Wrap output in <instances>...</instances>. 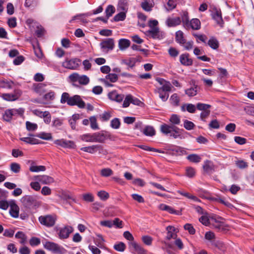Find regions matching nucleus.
Segmentation results:
<instances>
[{"label":"nucleus","instance_id":"1","mask_svg":"<svg viewBox=\"0 0 254 254\" xmlns=\"http://www.w3.org/2000/svg\"><path fill=\"white\" fill-rule=\"evenodd\" d=\"M170 125L163 124L160 127V131L165 135L172 137L174 139H183L185 137L182 135V129L178 127L176 125L181 123L180 117L176 114H173L169 119Z\"/></svg>","mask_w":254,"mask_h":254},{"label":"nucleus","instance_id":"2","mask_svg":"<svg viewBox=\"0 0 254 254\" xmlns=\"http://www.w3.org/2000/svg\"><path fill=\"white\" fill-rule=\"evenodd\" d=\"M60 102L62 104L67 103L70 106H77L79 108L83 109L85 108L86 104L81 97L78 95L70 96L67 92L62 94Z\"/></svg>","mask_w":254,"mask_h":254},{"label":"nucleus","instance_id":"3","mask_svg":"<svg viewBox=\"0 0 254 254\" xmlns=\"http://www.w3.org/2000/svg\"><path fill=\"white\" fill-rule=\"evenodd\" d=\"M21 201L25 207L29 209H36L40 205V202L37 200L36 197L32 195L23 196Z\"/></svg>","mask_w":254,"mask_h":254},{"label":"nucleus","instance_id":"4","mask_svg":"<svg viewBox=\"0 0 254 254\" xmlns=\"http://www.w3.org/2000/svg\"><path fill=\"white\" fill-rule=\"evenodd\" d=\"M116 137L107 131H101L94 133V142L104 143L107 139L114 140Z\"/></svg>","mask_w":254,"mask_h":254},{"label":"nucleus","instance_id":"5","mask_svg":"<svg viewBox=\"0 0 254 254\" xmlns=\"http://www.w3.org/2000/svg\"><path fill=\"white\" fill-rule=\"evenodd\" d=\"M39 221L40 224L47 227L50 228L54 226L57 220L56 215H46L39 217Z\"/></svg>","mask_w":254,"mask_h":254},{"label":"nucleus","instance_id":"6","mask_svg":"<svg viewBox=\"0 0 254 254\" xmlns=\"http://www.w3.org/2000/svg\"><path fill=\"white\" fill-rule=\"evenodd\" d=\"M24 112V109L20 108L19 109H11L6 110L3 115V119L6 122H10L12 117L17 115H22Z\"/></svg>","mask_w":254,"mask_h":254},{"label":"nucleus","instance_id":"7","mask_svg":"<svg viewBox=\"0 0 254 254\" xmlns=\"http://www.w3.org/2000/svg\"><path fill=\"white\" fill-rule=\"evenodd\" d=\"M69 78L72 82H78L81 85H87L89 82V77L85 75H80L77 73L74 72L69 76Z\"/></svg>","mask_w":254,"mask_h":254},{"label":"nucleus","instance_id":"8","mask_svg":"<svg viewBox=\"0 0 254 254\" xmlns=\"http://www.w3.org/2000/svg\"><path fill=\"white\" fill-rule=\"evenodd\" d=\"M73 231V228L69 225H66L62 228L58 229V237L60 239H67L70 234Z\"/></svg>","mask_w":254,"mask_h":254},{"label":"nucleus","instance_id":"9","mask_svg":"<svg viewBox=\"0 0 254 254\" xmlns=\"http://www.w3.org/2000/svg\"><path fill=\"white\" fill-rule=\"evenodd\" d=\"M80 62V60L77 58L72 59H66L64 62L63 63L62 65L66 68L75 69L79 66Z\"/></svg>","mask_w":254,"mask_h":254},{"label":"nucleus","instance_id":"10","mask_svg":"<svg viewBox=\"0 0 254 254\" xmlns=\"http://www.w3.org/2000/svg\"><path fill=\"white\" fill-rule=\"evenodd\" d=\"M128 245L129 249L131 252L134 254H146V251L135 242H128Z\"/></svg>","mask_w":254,"mask_h":254},{"label":"nucleus","instance_id":"11","mask_svg":"<svg viewBox=\"0 0 254 254\" xmlns=\"http://www.w3.org/2000/svg\"><path fill=\"white\" fill-rule=\"evenodd\" d=\"M9 214L13 218H18L19 216V207L16 204L15 200L10 201Z\"/></svg>","mask_w":254,"mask_h":254},{"label":"nucleus","instance_id":"12","mask_svg":"<svg viewBox=\"0 0 254 254\" xmlns=\"http://www.w3.org/2000/svg\"><path fill=\"white\" fill-rule=\"evenodd\" d=\"M44 247L50 251H52L55 253H61V248L57 244L54 242H46L44 244Z\"/></svg>","mask_w":254,"mask_h":254},{"label":"nucleus","instance_id":"13","mask_svg":"<svg viewBox=\"0 0 254 254\" xmlns=\"http://www.w3.org/2000/svg\"><path fill=\"white\" fill-rule=\"evenodd\" d=\"M54 143L64 148H73L75 146V144L72 141L66 140L64 139L55 140Z\"/></svg>","mask_w":254,"mask_h":254},{"label":"nucleus","instance_id":"14","mask_svg":"<svg viewBox=\"0 0 254 254\" xmlns=\"http://www.w3.org/2000/svg\"><path fill=\"white\" fill-rule=\"evenodd\" d=\"M114 41L112 38H108L100 43L101 49L104 50H112L114 47Z\"/></svg>","mask_w":254,"mask_h":254},{"label":"nucleus","instance_id":"15","mask_svg":"<svg viewBox=\"0 0 254 254\" xmlns=\"http://www.w3.org/2000/svg\"><path fill=\"white\" fill-rule=\"evenodd\" d=\"M21 91H15L14 94L5 93L2 95V98L6 101H13L17 100L21 95Z\"/></svg>","mask_w":254,"mask_h":254},{"label":"nucleus","instance_id":"16","mask_svg":"<svg viewBox=\"0 0 254 254\" xmlns=\"http://www.w3.org/2000/svg\"><path fill=\"white\" fill-rule=\"evenodd\" d=\"M181 19L179 17H168L166 20V24L169 27H175L181 23Z\"/></svg>","mask_w":254,"mask_h":254},{"label":"nucleus","instance_id":"17","mask_svg":"<svg viewBox=\"0 0 254 254\" xmlns=\"http://www.w3.org/2000/svg\"><path fill=\"white\" fill-rule=\"evenodd\" d=\"M35 179L43 184H50L54 182L53 178L46 175L36 176Z\"/></svg>","mask_w":254,"mask_h":254},{"label":"nucleus","instance_id":"18","mask_svg":"<svg viewBox=\"0 0 254 254\" xmlns=\"http://www.w3.org/2000/svg\"><path fill=\"white\" fill-rule=\"evenodd\" d=\"M108 97L111 100L120 103L123 100L124 95L119 94L116 91H113L109 93Z\"/></svg>","mask_w":254,"mask_h":254},{"label":"nucleus","instance_id":"19","mask_svg":"<svg viewBox=\"0 0 254 254\" xmlns=\"http://www.w3.org/2000/svg\"><path fill=\"white\" fill-rule=\"evenodd\" d=\"M180 62L182 64L185 66H190L192 64V60L189 58V54L188 53L183 54L180 55Z\"/></svg>","mask_w":254,"mask_h":254},{"label":"nucleus","instance_id":"20","mask_svg":"<svg viewBox=\"0 0 254 254\" xmlns=\"http://www.w3.org/2000/svg\"><path fill=\"white\" fill-rule=\"evenodd\" d=\"M149 35L153 39H160L162 38V33L160 32L158 28H153L148 31Z\"/></svg>","mask_w":254,"mask_h":254},{"label":"nucleus","instance_id":"21","mask_svg":"<svg viewBox=\"0 0 254 254\" xmlns=\"http://www.w3.org/2000/svg\"><path fill=\"white\" fill-rule=\"evenodd\" d=\"M102 149V146L100 145H93L87 147H83L81 148V150L89 153H94L97 150Z\"/></svg>","mask_w":254,"mask_h":254},{"label":"nucleus","instance_id":"22","mask_svg":"<svg viewBox=\"0 0 254 254\" xmlns=\"http://www.w3.org/2000/svg\"><path fill=\"white\" fill-rule=\"evenodd\" d=\"M166 230L167 231V235L166 239L170 240L171 239H174L176 237V229L172 226H168L166 227Z\"/></svg>","mask_w":254,"mask_h":254},{"label":"nucleus","instance_id":"23","mask_svg":"<svg viewBox=\"0 0 254 254\" xmlns=\"http://www.w3.org/2000/svg\"><path fill=\"white\" fill-rule=\"evenodd\" d=\"M212 18L216 21L217 24L222 26L223 21L222 18L221 12L215 9L212 13Z\"/></svg>","mask_w":254,"mask_h":254},{"label":"nucleus","instance_id":"24","mask_svg":"<svg viewBox=\"0 0 254 254\" xmlns=\"http://www.w3.org/2000/svg\"><path fill=\"white\" fill-rule=\"evenodd\" d=\"M14 85V83L7 79L0 80V87L2 88L12 89Z\"/></svg>","mask_w":254,"mask_h":254},{"label":"nucleus","instance_id":"25","mask_svg":"<svg viewBox=\"0 0 254 254\" xmlns=\"http://www.w3.org/2000/svg\"><path fill=\"white\" fill-rule=\"evenodd\" d=\"M198 88L197 85H194L185 90V93L189 97L194 96L197 94Z\"/></svg>","mask_w":254,"mask_h":254},{"label":"nucleus","instance_id":"26","mask_svg":"<svg viewBox=\"0 0 254 254\" xmlns=\"http://www.w3.org/2000/svg\"><path fill=\"white\" fill-rule=\"evenodd\" d=\"M60 196L62 199L65 201L66 203H68L69 204H71L70 200H72L74 202L75 201V198L74 197L71 195L69 193L65 191L62 192Z\"/></svg>","mask_w":254,"mask_h":254},{"label":"nucleus","instance_id":"27","mask_svg":"<svg viewBox=\"0 0 254 254\" xmlns=\"http://www.w3.org/2000/svg\"><path fill=\"white\" fill-rule=\"evenodd\" d=\"M189 25L193 30H198L200 28V21L197 18H193L190 21Z\"/></svg>","mask_w":254,"mask_h":254},{"label":"nucleus","instance_id":"28","mask_svg":"<svg viewBox=\"0 0 254 254\" xmlns=\"http://www.w3.org/2000/svg\"><path fill=\"white\" fill-rule=\"evenodd\" d=\"M63 125V120L59 118H55L52 123V127L57 129H60Z\"/></svg>","mask_w":254,"mask_h":254},{"label":"nucleus","instance_id":"29","mask_svg":"<svg viewBox=\"0 0 254 254\" xmlns=\"http://www.w3.org/2000/svg\"><path fill=\"white\" fill-rule=\"evenodd\" d=\"M182 111H185L186 110L190 113H193L196 110L195 106L192 104H185L181 107Z\"/></svg>","mask_w":254,"mask_h":254},{"label":"nucleus","instance_id":"30","mask_svg":"<svg viewBox=\"0 0 254 254\" xmlns=\"http://www.w3.org/2000/svg\"><path fill=\"white\" fill-rule=\"evenodd\" d=\"M206 45H208L214 50L217 49L219 45L218 40L214 37H211L207 42Z\"/></svg>","mask_w":254,"mask_h":254},{"label":"nucleus","instance_id":"31","mask_svg":"<svg viewBox=\"0 0 254 254\" xmlns=\"http://www.w3.org/2000/svg\"><path fill=\"white\" fill-rule=\"evenodd\" d=\"M130 41L126 39H121L119 41V47L121 50H125L130 46Z\"/></svg>","mask_w":254,"mask_h":254},{"label":"nucleus","instance_id":"32","mask_svg":"<svg viewBox=\"0 0 254 254\" xmlns=\"http://www.w3.org/2000/svg\"><path fill=\"white\" fill-rule=\"evenodd\" d=\"M46 167L44 166H35L34 162L32 161L29 170L32 172H39L41 171H45Z\"/></svg>","mask_w":254,"mask_h":254},{"label":"nucleus","instance_id":"33","mask_svg":"<svg viewBox=\"0 0 254 254\" xmlns=\"http://www.w3.org/2000/svg\"><path fill=\"white\" fill-rule=\"evenodd\" d=\"M175 39L176 41L180 45L184 43L186 39L184 37V33L182 31L179 30L176 32Z\"/></svg>","mask_w":254,"mask_h":254},{"label":"nucleus","instance_id":"34","mask_svg":"<svg viewBox=\"0 0 254 254\" xmlns=\"http://www.w3.org/2000/svg\"><path fill=\"white\" fill-rule=\"evenodd\" d=\"M80 138L85 142H94V133L84 134L80 136Z\"/></svg>","mask_w":254,"mask_h":254},{"label":"nucleus","instance_id":"35","mask_svg":"<svg viewBox=\"0 0 254 254\" xmlns=\"http://www.w3.org/2000/svg\"><path fill=\"white\" fill-rule=\"evenodd\" d=\"M15 237L20 239L19 243L22 245L25 244L27 240L26 236L21 231L17 232L15 235Z\"/></svg>","mask_w":254,"mask_h":254},{"label":"nucleus","instance_id":"36","mask_svg":"<svg viewBox=\"0 0 254 254\" xmlns=\"http://www.w3.org/2000/svg\"><path fill=\"white\" fill-rule=\"evenodd\" d=\"M35 136L46 140H49L52 139V135L51 133L41 132L35 135Z\"/></svg>","mask_w":254,"mask_h":254},{"label":"nucleus","instance_id":"37","mask_svg":"<svg viewBox=\"0 0 254 254\" xmlns=\"http://www.w3.org/2000/svg\"><path fill=\"white\" fill-rule=\"evenodd\" d=\"M203 168L204 170L207 173H210L214 170V165L210 161L207 160L205 161Z\"/></svg>","mask_w":254,"mask_h":254},{"label":"nucleus","instance_id":"38","mask_svg":"<svg viewBox=\"0 0 254 254\" xmlns=\"http://www.w3.org/2000/svg\"><path fill=\"white\" fill-rule=\"evenodd\" d=\"M159 208L162 210L166 211L171 214H178L176 210L173 209L172 207L164 204H160L159 206Z\"/></svg>","mask_w":254,"mask_h":254},{"label":"nucleus","instance_id":"39","mask_svg":"<svg viewBox=\"0 0 254 254\" xmlns=\"http://www.w3.org/2000/svg\"><path fill=\"white\" fill-rule=\"evenodd\" d=\"M198 194L200 197L203 198L211 199L212 197H210L209 192L202 189H198L197 190Z\"/></svg>","mask_w":254,"mask_h":254},{"label":"nucleus","instance_id":"40","mask_svg":"<svg viewBox=\"0 0 254 254\" xmlns=\"http://www.w3.org/2000/svg\"><path fill=\"white\" fill-rule=\"evenodd\" d=\"M20 140L30 144H36L39 143L38 140L30 137H21L20 138Z\"/></svg>","mask_w":254,"mask_h":254},{"label":"nucleus","instance_id":"41","mask_svg":"<svg viewBox=\"0 0 254 254\" xmlns=\"http://www.w3.org/2000/svg\"><path fill=\"white\" fill-rule=\"evenodd\" d=\"M143 133L147 136H153L155 134L154 128L150 126H147L143 130Z\"/></svg>","mask_w":254,"mask_h":254},{"label":"nucleus","instance_id":"42","mask_svg":"<svg viewBox=\"0 0 254 254\" xmlns=\"http://www.w3.org/2000/svg\"><path fill=\"white\" fill-rule=\"evenodd\" d=\"M156 92L159 94V97L163 101H166L168 99L169 94L167 92L162 91L160 89H156Z\"/></svg>","mask_w":254,"mask_h":254},{"label":"nucleus","instance_id":"43","mask_svg":"<svg viewBox=\"0 0 254 254\" xmlns=\"http://www.w3.org/2000/svg\"><path fill=\"white\" fill-rule=\"evenodd\" d=\"M187 158L190 162L193 163H198L201 160V157L197 154H190L187 156Z\"/></svg>","mask_w":254,"mask_h":254},{"label":"nucleus","instance_id":"44","mask_svg":"<svg viewBox=\"0 0 254 254\" xmlns=\"http://www.w3.org/2000/svg\"><path fill=\"white\" fill-rule=\"evenodd\" d=\"M118 6L120 9L127 11L128 9L127 0H120L118 3Z\"/></svg>","mask_w":254,"mask_h":254},{"label":"nucleus","instance_id":"45","mask_svg":"<svg viewBox=\"0 0 254 254\" xmlns=\"http://www.w3.org/2000/svg\"><path fill=\"white\" fill-rule=\"evenodd\" d=\"M126 245L123 242H119L114 246V249L117 251L123 252L126 249Z\"/></svg>","mask_w":254,"mask_h":254},{"label":"nucleus","instance_id":"46","mask_svg":"<svg viewBox=\"0 0 254 254\" xmlns=\"http://www.w3.org/2000/svg\"><path fill=\"white\" fill-rule=\"evenodd\" d=\"M173 87L171 83L169 81H166L162 87H158L156 89H160L162 91H166L167 92L171 91L172 88Z\"/></svg>","mask_w":254,"mask_h":254},{"label":"nucleus","instance_id":"47","mask_svg":"<svg viewBox=\"0 0 254 254\" xmlns=\"http://www.w3.org/2000/svg\"><path fill=\"white\" fill-rule=\"evenodd\" d=\"M110 126L111 127L114 129L119 128L121 126V122L119 119L116 118L111 120Z\"/></svg>","mask_w":254,"mask_h":254},{"label":"nucleus","instance_id":"48","mask_svg":"<svg viewBox=\"0 0 254 254\" xmlns=\"http://www.w3.org/2000/svg\"><path fill=\"white\" fill-rule=\"evenodd\" d=\"M41 118L43 119L44 122L47 125H49L51 122V115L49 111H44V114Z\"/></svg>","mask_w":254,"mask_h":254},{"label":"nucleus","instance_id":"49","mask_svg":"<svg viewBox=\"0 0 254 254\" xmlns=\"http://www.w3.org/2000/svg\"><path fill=\"white\" fill-rule=\"evenodd\" d=\"M90 122V127L92 129L96 130L99 129V127L97 123V120L95 117L92 116L89 118Z\"/></svg>","mask_w":254,"mask_h":254},{"label":"nucleus","instance_id":"50","mask_svg":"<svg viewBox=\"0 0 254 254\" xmlns=\"http://www.w3.org/2000/svg\"><path fill=\"white\" fill-rule=\"evenodd\" d=\"M10 170L14 173H18L20 172L21 167L20 165L17 163H12L10 166Z\"/></svg>","mask_w":254,"mask_h":254},{"label":"nucleus","instance_id":"51","mask_svg":"<svg viewBox=\"0 0 254 254\" xmlns=\"http://www.w3.org/2000/svg\"><path fill=\"white\" fill-rule=\"evenodd\" d=\"M171 150L173 152H175L176 154L179 155H182L187 154L186 150L184 148L179 146H176L174 147V148L172 149Z\"/></svg>","mask_w":254,"mask_h":254},{"label":"nucleus","instance_id":"52","mask_svg":"<svg viewBox=\"0 0 254 254\" xmlns=\"http://www.w3.org/2000/svg\"><path fill=\"white\" fill-rule=\"evenodd\" d=\"M97 195L101 200L104 201L106 200L109 197V194L104 190H101L98 191Z\"/></svg>","mask_w":254,"mask_h":254},{"label":"nucleus","instance_id":"53","mask_svg":"<svg viewBox=\"0 0 254 254\" xmlns=\"http://www.w3.org/2000/svg\"><path fill=\"white\" fill-rule=\"evenodd\" d=\"M100 174L102 176L107 177L113 174V171L110 168H104L101 170Z\"/></svg>","mask_w":254,"mask_h":254},{"label":"nucleus","instance_id":"54","mask_svg":"<svg viewBox=\"0 0 254 254\" xmlns=\"http://www.w3.org/2000/svg\"><path fill=\"white\" fill-rule=\"evenodd\" d=\"M26 128L29 131H34L38 128V126L36 124L32 123L29 121L26 122Z\"/></svg>","mask_w":254,"mask_h":254},{"label":"nucleus","instance_id":"55","mask_svg":"<svg viewBox=\"0 0 254 254\" xmlns=\"http://www.w3.org/2000/svg\"><path fill=\"white\" fill-rule=\"evenodd\" d=\"M115 9L114 7L112 5H109L106 9L105 12L107 18H109L115 12Z\"/></svg>","mask_w":254,"mask_h":254},{"label":"nucleus","instance_id":"56","mask_svg":"<svg viewBox=\"0 0 254 254\" xmlns=\"http://www.w3.org/2000/svg\"><path fill=\"white\" fill-rule=\"evenodd\" d=\"M33 49L35 56L38 58L41 59L43 57V54L42 52L41 49L39 47V46H37V47L34 46Z\"/></svg>","mask_w":254,"mask_h":254},{"label":"nucleus","instance_id":"57","mask_svg":"<svg viewBox=\"0 0 254 254\" xmlns=\"http://www.w3.org/2000/svg\"><path fill=\"white\" fill-rule=\"evenodd\" d=\"M171 103L174 106H178L180 102V98L176 93L173 94L170 98Z\"/></svg>","mask_w":254,"mask_h":254},{"label":"nucleus","instance_id":"58","mask_svg":"<svg viewBox=\"0 0 254 254\" xmlns=\"http://www.w3.org/2000/svg\"><path fill=\"white\" fill-rule=\"evenodd\" d=\"M106 80H109L111 82H115L118 79V75L115 73H109L106 76Z\"/></svg>","mask_w":254,"mask_h":254},{"label":"nucleus","instance_id":"59","mask_svg":"<svg viewBox=\"0 0 254 254\" xmlns=\"http://www.w3.org/2000/svg\"><path fill=\"white\" fill-rule=\"evenodd\" d=\"M196 108L199 110L204 111L208 110V109L210 108V105L208 104L199 103L197 104Z\"/></svg>","mask_w":254,"mask_h":254},{"label":"nucleus","instance_id":"60","mask_svg":"<svg viewBox=\"0 0 254 254\" xmlns=\"http://www.w3.org/2000/svg\"><path fill=\"white\" fill-rule=\"evenodd\" d=\"M184 127L186 129L190 130L193 128L194 124L192 122L185 120L184 121Z\"/></svg>","mask_w":254,"mask_h":254},{"label":"nucleus","instance_id":"61","mask_svg":"<svg viewBox=\"0 0 254 254\" xmlns=\"http://www.w3.org/2000/svg\"><path fill=\"white\" fill-rule=\"evenodd\" d=\"M55 97V93L51 91L44 96V98L47 101H52L54 100Z\"/></svg>","mask_w":254,"mask_h":254},{"label":"nucleus","instance_id":"62","mask_svg":"<svg viewBox=\"0 0 254 254\" xmlns=\"http://www.w3.org/2000/svg\"><path fill=\"white\" fill-rule=\"evenodd\" d=\"M126 18V14L124 12H121L116 15L114 19L115 21H123Z\"/></svg>","mask_w":254,"mask_h":254},{"label":"nucleus","instance_id":"63","mask_svg":"<svg viewBox=\"0 0 254 254\" xmlns=\"http://www.w3.org/2000/svg\"><path fill=\"white\" fill-rule=\"evenodd\" d=\"M184 229L188 231L191 235H193L195 233V230L191 224L187 223L184 225Z\"/></svg>","mask_w":254,"mask_h":254},{"label":"nucleus","instance_id":"64","mask_svg":"<svg viewBox=\"0 0 254 254\" xmlns=\"http://www.w3.org/2000/svg\"><path fill=\"white\" fill-rule=\"evenodd\" d=\"M168 53L172 57L175 58L177 57L179 54V52L176 48L171 47L168 50Z\"/></svg>","mask_w":254,"mask_h":254}]
</instances>
